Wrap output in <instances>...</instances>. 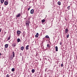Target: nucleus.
<instances>
[{"instance_id":"1","label":"nucleus","mask_w":77,"mask_h":77,"mask_svg":"<svg viewBox=\"0 0 77 77\" xmlns=\"http://www.w3.org/2000/svg\"><path fill=\"white\" fill-rule=\"evenodd\" d=\"M29 24H30V22L29 21H27L26 22V26H29Z\"/></svg>"},{"instance_id":"2","label":"nucleus","mask_w":77,"mask_h":77,"mask_svg":"<svg viewBox=\"0 0 77 77\" xmlns=\"http://www.w3.org/2000/svg\"><path fill=\"white\" fill-rule=\"evenodd\" d=\"M34 12V10L33 9H32L30 11V13L31 14H33Z\"/></svg>"},{"instance_id":"3","label":"nucleus","mask_w":77,"mask_h":77,"mask_svg":"<svg viewBox=\"0 0 77 77\" xmlns=\"http://www.w3.org/2000/svg\"><path fill=\"white\" fill-rule=\"evenodd\" d=\"M4 5H8V2L6 1H5L4 2Z\"/></svg>"},{"instance_id":"4","label":"nucleus","mask_w":77,"mask_h":77,"mask_svg":"<svg viewBox=\"0 0 77 77\" xmlns=\"http://www.w3.org/2000/svg\"><path fill=\"white\" fill-rule=\"evenodd\" d=\"M21 32L19 30H17V35H20Z\"/></svg>"},{"instance_id":"5","label":"nucleus","mask_w":77,"mask_h":77,"mask_svg":"<svg viewBox=\"0 0 77 77\" xmlns=\"http://www.w3.org/2000/svg\"><path fill=\"white\" fill-rule=\"evenodd\" d=\"M12 54L13 57H15V53L14 52V51H12Z\"/></svg>"},{"instance_id":"6","label":"nucleus","mask_w":77,"mask_h":77,"mask_svg":"<svg viewBox=\"0 0 77 77\" xmlns=\"http://www.w3.org/2000/svg\"><path fill=\"white\" fill-rule=\"evenodd\" d=\"M12 47H15L16 46V43H14L12 44Z\"/></svg>"},{"instance_id":"7","label":"nucleus","mask_w":77,"mask_h":77,"mask_svg":"<svg viewBox=\"0 0 77 77\" xmlns=\"http://www.w3.org/2000/svg\"><path fill=\"white\" fill-rule=\"evenodd\" d=\"M20 16L21 14H19L16 16V17L18 18V17H20Z\"/></svg>"},{"instance_id":"8","label":"nucleus","mask_w":77,"mask_h":77,"mask_svg":"<svg viewBox=\"0 0 77 77\" xmlns=\"http://www.w3.org/2000/svg\"><path fill=\"white\" fill-rule=\"evenodd\" d=\"M38 36H39V34L38 33H37L36 35H35V37L36 38H38Z\"/></svg>"},{"instance_id":"9","label":"nucleus","mask_w":77,"mask_h":77,"mask_svg":"<svg viewBox=\"0 0 77 77\" xmlns=\"http://www.w3.org/2000/svg\"><path fill=\"white\" fill-rule=\"evenodd\" d=\"M55 49L56 51H58V48H57V46L55 47Z\"/></svg>"},{"instance_id":"10","label":"nucleus","mask_w":77,"mask_h":77,"mask_svg":"<svg viewBox=\"0 0 77 77\" xmlns=\"http://www.w3.org/2000/svg\"><path fill=\"white\" fill-rule=\"evenodd\" d=\"M68 32V29H65V33H67V32Z\"/></svg>"},{"instance_id":"11","label":"nucleus","mask_w":77,"mask_h":77,"mask_svg":"<svg viewBox=\"0 0 77 77\" xmlns=\"http://www.w3.org/2000/svg\"><path fill=\"white\" fill-rule=\"evenodd\" d=\"M29 45H27L26 47V50H28L29 49Z\"/></svg>"},{"instance_id":"12","label":"nucleus","mask_w":77,"mask_h":77,"mask_svg":"<svg viewBox=\"0 0 77 77\" xmlns=\"http://www.w3.org/2000/svg\"><path fill=\"white\" fill-rule=\"evenodd\" d=\"M20 49L21 50H22V51H23V50H24V47L23 46H22L21 47Z\"/></svg>"},{"instance_id":"13","label":"nucleus","mask_w":77,"mask_h":77,"mask_svg":"<svg viewBox=\"0 0 77 77\" xmlns=\"http://www.w3.org/2000/svg\"><path fill=\"white\" fill-rule=\"evenodd\" d=\"M58 5H59V6H60V5H61V2H60L59 1L58 2Z\"/></svg>"},{"instance_id":"14","label":"nucleus","mask_w":77,"mask_h":77,"mask_svg":"<svg viewBox=\"0 0 77 77\" xmlns=\"http://www.w3.org/2000/svg\"><path fill=\"white\" fill-rule=\"evenodd\" d=\"M5 0H1V3L3 4V2H4Z\"/></svg>"},{"instance_id":"15","label":"nucleus","mask_w":77,"mask_h":77,"mask_svg":"<svg viewBox=\"0 0 77 77\" xmlns=\"http://www.w3.org/2000/svg\"><path fill=\"white\" fill-rule=\"evenodd\" d=\"M5 48H8V44H6L5 45Z\"/></svg>"},{"instance_id":"16","label":"nucleus","mask_w":77,"mask_h":77,"mask_svg":"<svg viewBox=\"0 0 77 77\" xmlns=\"http://www.w3.org/2000/svg\"><path fill=\"white\" fill-rule=\"evenodd\" d=\"M14 71H15V69H14V68L12 69L11 71H12V72H14Z\"/></svg>"},{"instance_id":"17","label":"nucleus","mask_w":77,"mask_h":77,"mask_svg":"<svg viewBox=\"0 0 77 77\" xmlns=\"http://www.w3.org/2000/svg\"><path fill=\"white\" fill-rule=\"evenodd\" d=\"M14 57H11L10 59V60H12V59H13V58H14Z\"/></svg>"},{"instance_id":"18","label":"nucleus","mask_w":77,"mask_h":77,"mask_svg":"<svg viewBox=\"0 0 77 77\" xmlns=\"http://www.w3.org/2000/svg\"><path fill=\"white\" fill-rule=\"evenodd\" d=\"M67 8L68 9V10H69L70 9V6H69L68 7H67Z\"/></svg>"},{"instance_id":"19","label":"nucleus","mask_w":77,"mask_h":77,"mask_svg":"<svg viewBox=\"0 0 77 77\" xmlns=\"http://www.w3.org/2000/svg\"><path fill=\"white\" fill-rule=\"evenodd\" d=\"M32 72L33 73L34 72H35V69H32Z\"/></svg>"},{"instance_id":"20","label":"nucleus","mask_w":77,"mask_h":77,"mask_svg":"<svg viewBox=\"0 0 77 77\" xmlns=\"http://www.w3.org/2000/svg\"><path fill=\"white\" fill-rule=\"evenodd\" d=\"M45 20L43 19V20H42V23H44V22H45Z\"/></svg>"},{"instance_id":"21","label":"nucleus","mask_w":77,"mask_h":77,"mask_svg":"<svg viewBox=\"0 0 77 77\" xmlns=\"http://www.w3.org/2000/svg\"><path fill=\"white\" fill-rule=\"evenodd\" d=\"M18 42H19L20 41V38H18L17 39Z\"/></svg>"},{"instance_id":"22","label":"nucleus","mask_w":77,"mask_h":77,"mask_svg":"<svg viewBox=\"0 0 77 77\" xmlns=\"http://www.w3.org/2000/svg\"><path fill=\"white\" fill-rule=\"evenodd\" d=\"M45 38H49V36L48 35H46L45 36Z\"/></svg>"},{"instance_id":"23","label":"nucleus","mask_w":77,"mask_h":77,"mask_svg":"<svg viewBox=\"0 0 77 77\" xmlns=\"http://www.w3.org/2000/svg\"><path fill=\"white\" fill-rule=\"evenodd\" d=\"M10 39H11V37L10 36H9L8 38L7 39H8V40H9Z\"/></svg>"},{"instance_id":"24","label":"nucleus","mask_w":77,"mask_h":77,"mask_svg":"<svg viewBox=\"0 0 77 77\" xmlns=\"http://www.w3.org/2000/svg\"><path fill=\"white\" fill-rule=\"evenodd\" d=\"M6 77H10V75H9V74H8L6 76Z\"/></svg>"},{"instance_id":"25","label":"nucleus","mask_w":77,"mask_h":77,"mask_svg":"<svg viewBox=\"0 0 77 77\" xmlns=\"http://www.w3.org/2000/svg\"><path fill=\"white\" fill-rule=\"evenodd\" d=\"M47 47L48 48H50V45L49 44H48L47 45Z\"/></svg>"},{"instance_id":"26","label":"nucleus","mask_w":77,"mask_h":77,"mask_svg":"<svg viewBox=\"0 0 77 77\" xmlns=\"http://www.w3.org/2000/svg\"><path fill=\"white\" fill-rule=\"evenodd\" d=\"M66 38H69V34H68V35H67V36H66Z\"/></svg>"},{"instance_id":"27","label":"nucleus","mask_w":77,"mask_h":77,"mask_svg":"<svg viewBox=\"0 0 77 77\" xmlns=\"http://www.w3.org/2000/svg\"><path fill=\"white\" fill-rule=\"evenodd\" d=\"M63 64H61V67H62L63 66Z\"/></svg>"},{"instance_id":"28","label":"nucleus","mask_w":77,"mask_h":77,"mask_svg":"<svg viewBox=\"0 0 77 77\" xmlns=\"http://www.w3.org/2000/svg\"><path fill=\"white\" fill-rule=\"evenodd\" d=\"M30 8L31 7H29V8H28V11H29V10H30Z\"/></svg>"},{"instance_id":"29","label":"nucleus","mask_w":77,"mask_h":77,"mask_svg":"<svg viewBox=\"0 0 77 77\" xmlns=\"http://www.w3.org/2000/svg\"><path fill=\"white\" fill-rule=\"evenodd\" d=\"M60 45H62V42H60Z\"/></svg>"},{"instance_id":"30","label":"nucleus","mask_w":77,"mask_h":77,"mask_svg":"<svg viewBox=\"0 0 77 77\" xmlns=\"http://www.w3.org/2000/svg\"><path fill=\"white\" fill-rule=\"evenodd\" d=\"M1 29H0V32H1Z\"/></svg>"},{"instance_id":"31","label":"nucleus","mask_w":77,"mask_h":77,"mask_svg":"<svg viewBox=\"0 0 77 77\" xmlns=\"http://www.w3.org/2000/svg\"><path fill=\"white\" fill-rule=\"evenodd\" d=\"M1 56V53H0V56Z\"/></svg>"},{"instance_id":"32","label":"nucleus","mask_w":77,"mask_h":77,"mask_svg":"<svg viewBox=\"0 0 77 77\" xmlns=\"http://www.w3.org/2000/svg\"><path fill=\"white\" fill-rule=\"evenodd\" d=\"M26 18H25L24 19L26 20Z\"/></svg>"},{"instance_id":"33","label":"nucleus","mask_w":77,"mask_h":77,"mask_svg":"<svg viewBox=\"0 0 77 77\" xmlns=\"http://www.w3.org/2000/svg\"><path fill=\"white\" fill-rule=\"evenodd\" d=\"M63 77H64L65 76V75H63Z\"/></svg>"},{"instance_id":"34","label":"nucleus","mask_w":77,"mask_h":77,"mask_svg":"<svg viewBox=\"0 0 77 77\" xmlns=\"http://www.w3.org/2000/svg\"><path fill=\"white\" fill-rule=\"evenodd\" d=\"M28 0V1H29V0Z\"/></svg>"}]
</instances>
